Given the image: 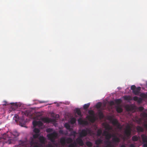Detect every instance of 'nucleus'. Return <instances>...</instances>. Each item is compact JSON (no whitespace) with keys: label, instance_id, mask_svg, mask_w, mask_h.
Listing matches in <instances>:
<instances>
[{"label":"nucleus","instance_id":"f257e3e1","mask_svg":"<svg viewBox=\"0 0 147 147\" xmlns=\"http://www.w3.org/2000/svg\"><path fill=\"white\" fill-rule=\"evenodd\" d=\"M120 142V139L117 136H115L112 138V142L110 141L105 142V143L107 146L105 147H114L118 145Z\"/></svg>","mask_w":147,"mask_h":147},{"label":"nucleus","instance_id":"f03ea898","mask_svg":"<svg viewBox=\"0 0 147 147\" xmlns=\"http://www.w3.org/2000/svg\"><path fill=\"white\" fill-rule=\"evenodd\" d=\"M90 115L86 116V118L90 122L94 123L96 120L94 112L92 110H89L88 112Z\"/></svg>","mask_w":147,"mask_h":147},{"label":"nucleus","instance_id":"7ed1b4c3","mask_svg":"<svg viewBox=\"0 0 147 147\" xmlns=\"http://www.w3.org/2000/svg\"><path fill=\"white\" fill-rule=\"evenodd\" d=\"M58 136L57 133L55 131L52 133L48 134L47 137L51 142H54L55 139Z\"/></svg>","mask_w":147,"mask_h":147},{"label":"nucleus","instance_id":"20e7f679","mask_svg":"<svg viewBox=\"0 0 147 147\" xmlns=\"http://www.w3.org/2000/svg\"><path fill=\"white\" fill-rule=\"evenodd\" d=\"M131 129L130 126L129 125H127L124 131V133L126 136L129 138L130 137L131 133Z\"/></svg>","mask_w":147,"mask_h":147},{"label":"nucleus","instance_id":"39448f33","mask_svg":"<svg viewBox=\"0 0 147 147\" xmlns=\"http://www.w3.org/2000/svg\"><path fill=\"white\" fill-rule=\"evenodd\" d=\"M40 119L44 123H49L55 121V119H51L47 117H41L40 118Z\"/></svg>","mask_w":147,"mask_h":147},{"label":"nucleus","instance_id":"423d86ee","mask_svg":"<svg viewBox=\"0 0 147 147\" xmlns=\"http://www.w3.org/2000/svg\"><path fill=\"white\" fill-rule=\"evenodd\" d=\"M143 144V147H147V136L143 134L141 136Z\"/></svg>","mask_w":147,"mask_h":147},{"label":"nucleus","instance_id":"0eeeda50","mask_svg":"<svg viewBox=\"0 0 147 147\" xmlns=\"http://www.w3.org/2000/svg\"><path fill=\"white\" fill-rule=\"evenodd\" d=\"M30 144L33 147H41V145L39 144L37 141L34 140V139H31Z\"/></svg>","mask_w":147,"mask_h":147},{"label":"nucleus","instance_id":"6e6552de","mask_svg":"<svg viewBox=\"0 0 147 147\" xmlns=\"http://www.w3.org/2000/svg\"><path fill=\"white\" fill-rule=\"evenodd\" d=\"M78 123L81 125H87L88 124V122L86 120H83L80 118L78 120Z\"/></svg>","mask_w":147,"mask_h":147},{"label":"nucleus","instance_id":"1a4fd4ad","mask_svg":"<svg viewBox=\"0 0 147 147\" xmlns=\"http://www.w3.org/2000/svg\"><path fill=\"white\" fill-rule=\"evenodd\" d=\"M82 137L79 136L76 140L77 143L81 146H82L84 145V142L82 140Z\"/></svg>","mask_w":147,"mask_h":147},{"label":"nucleus","instance_id":"9d476101","mask_svg":"<svg viewBox=\"0 0 147 147\" xmlns=\"http://www.w3.org/2000/svg\"><path fill=\"white\" fill-rule=\"evenodd\" d=\"M87 135V131L85 129H83L79 133V136L80 137L83 138L86 136Z\"/></svg>","mask_w":147,"mask_h":147},{"label":"nucleus","instance_id":"9b49d317","mask_svg":"<svg viewBox=\"0 0 147 147\" xmlns=\"http://www.w3.org/2000/svg\"><path fill=\"white\" fill-rule=\"evenodd\" d=\"M32 124L34 127H36V126H41L43 125L42 123L40 121H33Z\"/></svg>","mask_w":147,"mask_h":147},{"label":"nucleus","instance_id":"f8f14e48","mask_svg":"<svg viewBox=\"0 0 147 147\" xmlns=\"http://www.w3.org/2000/svg\"><path fill=\"white\" fill-rule=\"evenodd\" d=\"M141 88L140 87H138L134 91H132L133 93L136 95H138L140 93V91Z\"/></svg>","mask_w":147,"mask_h":147},{"label":"nucleus","instance_id":"ddd939ff","mask_svg":"<svg viewBox=\"0 0 147 147\" xmlns=\"http://www.w3.org/2000/svg\"><path fill=\"white\" fill-rule=\"evenodd\" d=\"M112 123L113 125H117L118 128L120 129L121 128V127H120V125L118 123L117 119H113L112 121Z\"/></svg>","mask_w":147,"mask_h":147},{"label":"nucleus","instance_id":"4468645a","mask_svg":"<svg viewBox=\"0 0 147 147\" xmlns=\"http://www.w3.org/2000/svg\"><path fill=\"white\" fill-rule=\"evenodd\" d=\"M39 139L40 143L42 144H45V138L43 136H40L39 137Z\"/></svg>","mask_w":147,"mask_h":147},{"label":"nucleus","instance_id":"2eb2a0df","mask_svg":"<svg viewBox=\"0 0 147 147\" xmlns=\"http://www.w3.org/2000/svg\"><path fill=\"white\" fill-rule=\"evenodd\" d=\"M102 140L100 139H98L95 141V144L97 146H99L100 144H102Z\"/></svg>","mask_w":147,"mask_h":147},{"label":"nucleus","instance_id":"dca6fc26","mask_svg":"<svg viewBox=\"0 0 147 147\" xmlns=\"http://www.w3.org/2000/svg\"><path fill=\"white\" fill-rule=\"evenodd\" d=\"M123 99L126 100H132V97L130 96H125L123 97Z\"/></svg>","mask_w":147,"mask_h":147},{"label":"nucleus","instance_id":"f3484780","mask_svg":"<svg viewBox=\"0 0 147 147\" xmlns=\"http://www.w3.org/2000/svg\"><path fill=\"white\" fill-rule=\"evenodd\" d=\"M115 136H113L111 134L109 133V134H107V135H106V139L108 140L107 141H109V140L110 139V138H111L112 137H113V138H114Z\"/></svg>","mask_w":147,"mask_h":147},{"label":"nucleus","instance_id":"a211bd4d","mask_svg":"<svg viewBox=\"0 0 147 147\" xmlns=\"http://www.w3.org/2000/svg\"><path fill=\"white\" fill-rule=\"evenodd\" d=\"M64 126L69 131H71L72 129V128H71L70 125L68 123H65L64 124Z\"/></svg>","mask_w":147,"mask_h":147},{"label":"nucleus","instance_id":"6ab92c4d","mask_svg":"<svg viewBox=\"0 0 147 147\" xmlns=\"http://www.w3.org/2000/svg\"><path fill=\"white\" fill-rule=\"evenodd\" d=\"M60 142L63 145H65L66 143V139L65 137L61 138L60 139Z\"/></svg>","mask_w":147,"mask_h":147},{"label":"nucleus","instance_id":"aec40b11","mask_svg":"<svg viewBox=\"0 0 147 147\" xmlns=\"http://www.w3.org/2000/svg\"><path fill=\"white\" fill-rule=\"evenodd\" d=\"M73 142L72 139L70 138H67V139H66V142L67 144H71Z\"/></svg>","mask_w":147,"mask_h":147},{"label":"nucleus","instance_id":"412c9836","mask_svg":"<svg viewBox=\"0 0 147 147\" xmlns=\"http://www.w3.org/2000/svg\"><path fill=\"white\" fill-rule=\"evenodd\" d=\"M76 113H77L78 115L79 116L81 117L82 116L81 115V112L80 109L78 108L76 109Z\"/></svg>","mask_w":147,"mask_h":147},{"label":"nucleus","instance_id":"4be33fe9","mask_svg":"<svg viewBox=\"0 0 147 147\" xmlns=\"http://www.w3.org/2000/svg\"><path fill=\"white\" fill-rule=\"evenodd\" d=\"M116 110L117 111L118 113H121L123 111L122 108L119 106H117L116 107Z\"/></svg>","mask_w":147,"mask_h":147},{"label":"nucleus","instance_id":"5701e85b","mask_svg":"<svg viewBox=\"0 0 147 147\" xmlns=\"http://www.w3.org/2000/svg\"><path fill=\"white\" fill-rule=\"evenodd\" d=\"M98 115L100 119L103 118L104 117L103 113L101 111L99 112L98 113Z\"/></svg>","mask_w":147,"mask_h":147},{"label":"nucleus","instance_id":"b1692460","mask_svg":"<svg viewBox=\"0 0 147 147\" xmlns=\"http://www.w3.org/2000/svg\"><path fill=\"white\" fill-rule=\"evenodd\" d=\"M77 146V143L75 142L70 144L68 146V147H76Z\"/></svg>","mask_w":147,"mask_h":147},{"label":"nucleus","instance_id":"393cba45","mask_svg":"<svg viewBox=\"0 0 147 147\" xmlns=\"http://www.w3.org/2000/svg\"><path fill=\"white\" fill-rule=\"evenodd\" d=\"M138 139V138L136 136H134L132 137V140L133 141H137Z\"/></svg>","mask_w":147,"mask_h":147},{"label":"nucleus","instance_id":"a878e982","mask_svg":"<svg viewBox=\"0 0 147 147\" xmlns=\"http://www.w3.org/2000/svg\"><path fill=\"white\" fill-rule=\"evenodd\" d=\"M76 121V119L75 118L73 117L70 120V122L71 124H74Z\"/></svg>","mask_w":147,"mask_h":147},{"label":"nucleus","instance_id":"bb28decb","mask_svg":"<svg viewBox=\"0 0 147 147\" xmlns=\"http://www.w3.org/2000/svg\"><path fill=\"white\" fill-rule=\"evenodd\" d=\"M90 103H88L87 104H85L83 106V108L84 109H87L90 105Z\"/></svg>","mask_w":147,"mask_h":147},{"label":"nucleus","instance_id":"cd10ccee","mask_svg":"<svg viewBox=\"0 0 147 147\" xmlns=\"http://www.w3.org/2000/svg\"><path fill=\"white\" fill-rule=\"evenodd\" d=\"M126 110L127 111H131L133 109V108L131 106L127 105L126 106Z\"/></svg>","mask_w":147,"mask_h":147},{"label":"nucleus","instance_id":"c85d7f7f","mask_svg":"<svg viewBox=\"0 0 147 147\" xmlns=\"http://www.w3.org/2000/svg\"><path fill=\"white\" fill-rule=\"evenodd\" d=\"M115 102L116 104L119 105L121 103V99H116L115 100Z\"/></svg>","mask_w":147,"mask_h":147},{"label":"nucleus","instance_id":"c756f323","mask_svg":"<svg viewBox=\"0 0 147 147\" xmlns=\"http://www.w3.org/2000/svg\"><path fill=\"white\" fill-rule=\"evenodd\" d=\"M86 144V145L89 147H91L92 146V143L90 141L87 142Z\"/></svg>","mask_w":147,"mask_h":147},{"label":"nucleus","instance_id":"7c9ffc66","mask_svg":"<svg viewBox=\"0 0 147 147\" xmlns=\"http://www.w3.org/2000/svg\"><path fill=\"white\" fill-rule=\"evenodd\" d=\"M140 96L142 98H146L147 97V94H146L144 93H142L140 94Z\"/></svg>","mask_w":147,"mask_h":147},{"label":"nucleus","instance_id":"2f4dec72","mask_svg":"<svg viewBox=\"0 0 147 147\" xmlns=\"http://www.w3.org/2000/svg\"><path fill=\"white\" fill-rule=\"evenodd\" d=\"M77 134L76 131H71V132L70 136H73L74 137L76 136V135Z\"/></svg>","mask_w":147,"mask_h":147},{"label":"nucleus","instance_id":"473e14b6","mask_svg":"<svg viewBox=\"0 0 147 147\" xmlns=\"http://www.w3.org/2000/svg\"><path fill=\"white\" fill-rule=\"evenodd\" d=\"M33 131L35 133L38 134H39L40 132V130L38 129L37 128H35L34 129Z\"/></svg>","mask_w":147,"mask_h":147},{"label":"nucleus","instance_id":"72a5a7b5","mask_svg":"<svg viewBox=\"0 0 147 147\" xmlns=\"http://www.w3.org/2000/svg\"><path fill=\"white\" fill-rule=\"evenodd\" d=\"M102 133V130L100 129H99L97 131V136H100Z\"/></svg>","mask_w":147,"mask_h":147},{"label":"nucleus","instance_id":"f704fd0d","mask_svg":"<svg viewBox=\"0 0 147 147\" xmlns=\"http://www.w3.org/2000/svg\"><path fill=\"white\" fill-rule=\"evenodd\" d=\"M137 129L138 131L142 132L143 131V128L140 126H138L137 128Z\"/></svg>","mask_w":147,"mask_h":147},{"label":"nucleus","instance_id":"c9c22d12","mask_svg":"<svg viewBox=\"0 0 147 147\" xmlns=\"http://www.w3.org/2000/svg\"><path fill=\"white\" fill-rule=\"evenodd\" d=\"M141 115L144 118L147 117V113L144 112L141 113Z\"/></svg>","mask_w":147,"mask_h":147},{"label":"nucleus","instance_id":"e433bc0d","mask_svg":"<svg viewBox=\"0 0 147 147\" xmlns=\"http://www.w3.org/2000/svg\"><path fill=\"white\" fill-rule=\"evenodd\" d=\"M39 136V134H36V133L35 134L33 135V139H34V141H35L34 139H36V138H38V136Z\"/></svg>","mask_w":147,"mask_h":147},{"label":"nucleus","instance_id":"4c0bfd02","mask_svg":"<svg viewBox=\"0 0 147 147\" xmlns=\"http://www.w3.org/2000/svg\"><path fill=\"white\" fill-rule=\"evenodd\" d=\"M53 131V129L52 128H49L47 129L46 130L47 132L48 133L51 132Z\"/></svg>","mask_w":147,"mask_h":147},{"label":"nucleus","instance_id":"58836bf2","mask_svg":"<svg viewBox=\"0 0 147 147\" xmlns=\"http://www.w3.org/2000/svg\"><path fill=\"white\" fill-rule=\"evenodd\" d=\"M102 104L101 102H98L96 105V107L97 108H100Z\"/></svg>","mask_w":147,"mask_h":147},{"label":"nucleus","instance_id":"ea45409f","mask_svg":"<svg viewBox=\"0 0 147 147\" xmlns=\"http://www.w3.org/2000/svg\"><path fill=\"white\" fill-rule=\"evenodd\" d=\"M86 129L87 131V132L88 134H90L91 133V130L90 129L88 128H86Z\"/></svg>","mask_w":147,"mask_h":147},{"label":"nucleus","instance_id":"a19ab883","mask_svg":"<svg viewBox=\"0 0 147 147\" xmlns=\"http://www.w3.org/2000/svg\"><path fill=\"white\" fill-rule=\"evenodd\" d=\"M12 135L15 137L19 135L18 133L16 131L13 132Z\"/></svg>","mask_w":147,"mask_h":147},{"label":"nucleus","instance_id":"79ce46f5","mask_svg":"<svg viewBox=\"0 0 147 147\" xmlns=\"http://www.w3.org/2000/svg\"><path fill=\"white\" fill-rule=\"evenodd\" d=\"M136 86L134 85H133L131 86V89L132 90V91H134L136 88Z\"/></svg>","mask_w":147,"mask_h":147},{"label":"nucleus","instance_id":"37998d69","mask_svg":"<svg viewBox=\"0 0 147 147\" xmlns=\"http://www.w3.org/2000/svg\"><path fill=\"white\" fill-rule=\"evenodd\" d=\"M142 99L141 98H138V100H137V102L138 103H142Z\"/></svg>","mask_w":147,"mask_h":147},{"label":"nucleus","instance_id":"c03bdc74","mask_svg":"<svg viewBox=\"0 0 147 147\" xmlns=\"http://www.w3.org/2000/svg\"><path fill=\"white\" fill-rule=\"evenodd\" d=\"M138 109L140 111H142L144 110V108L142 107H140L138 108Z\"/></svg>","mask_w":147,"mask_h":147},{"label":"nucleus","instance_id":"a18cd8bd","mask_svg":"<svg viewBox=\"0 0 147 147\" xmlns=\"http://www.w3.org/2000/svg\"><path fill=\"white\" fill-rule=\"evenodd\" d=\"M138 97L137 96H135L133 97V100L135 101H137L138 100Z\"/></svg>","mask_w":147,"mask_h":147},{"label":"nucleus","instance_id":"49530a36","mask_svg":"<svg viewBox=\"0 0 147 147\" xmlns=\"http://www.w3.org/2000/svg\"><path fill=\"white\" fill-rule=\"evenodd\" d=\"M59 133L61 134H64V133H63V131L62 130H60L59 131Z\"/></svg>","mask_w":147,"mask_h":147},{"label":"nucleus","instance_id":"de8ad7c7","mask_svg":"<svg viewBox=\"0 0 147 147\" xmlns=\"http://www.w3.org/2000/svg\"><path fill=\"white\" fill-rule=\"evenodd\" d=\"M107 134H109V133L107 131H105L103 132V135L106 136V135H107Z\"/></svg>","mask_w":147,"mask_h":147},{"label":"nucleus","instance_id":"09e8293b","mask_svg":"<svg viewBox=\"0 0 147 147\" xmlns=\"http://www.w3.org/2000/svg\"><path fill=\"white\" fill-rule=\"evenodd\" d=\"M47 147H55L51 144H48Z\"/></svg>","mask_w":147,"mask_h":147},{"label":"nucleus","instance_id":"8fccbe9b","mask_svg":"<svg viewBox=\"0 0 147 147\" xmlns=\"http://www.w3.org/2000/svg\"><path fill=\"white\" fill-rule=\"evenodd\" d=\"M129 147H136V146L134 144H130Z\"/></svg>","mask_w":147,"mask_h":147},{"label":"nucleus","instance_id":"3c124183","mask_svg":"<svg viewBox=\"0 0 147 147\" xmlns=\"http://www.w3.org/2000/svg\"><path fill=\"white\" fill-rule=\"evenodd\" d=\"M5 136H6L5 137V138H4V137L3 136V138L4 139H6V138L7 137H9V136H8V135H7L6 134H5Z\"/></svg>","mask_w":147,"mask_h":147},{"label":"nucleus","instance_id":"603ef678","mask_svg":"<svg viewBox=\"0 0 147 147\" xmlns=\"http://www.w3.org/2000/svg\"><path fill=\"white\" fill-rule=\"evenodd\" d=\"M120 147H126L125 145L122 144Z\"/></svg>","mask_w":147,"mask_h":147},{"label":"nucleus","instance_id":"864d4df0","mask_svg":"<svg viewBox=\"0 0 147 147\" xmlns=\"http://www.w3.org/2000/svg\"><path fill=\"white\" fill-rule=\"evenodd\" d=\"M111 104L112 105H113L114 104V102L113 101H112L111 102Z\"/></svg>","mask_w":147,"mask_h":147},{"label":"nucleus","instance_id":"5fc2aeb1","mask_svg":"<svg viewBox=\"0 0 147 147\" xmlns=\"http://www.w3.org/2000/svg\"><path fill=\"white\" fill-rule=\"evenodd\" d=\"M15 117L16 118H19V116L18 115H16V116H15Z\"/></svg>","mask_w":147,"mask_h":147},{"label":"nucleus","instance_id":"6e6d98bb","mask_svg":"<svg viewBox=\"0 0 147 147\" xmlns=\"http://www.w3.org/2000/svg\"><path fill=\"white\" fill-rule=\"evenodd\" d=\"M5 104H4L3 105H6V103H7V102L6 101H5Z\"/></svg>","mask_w":147,"mask_h":147},{"label":"nucleus","instance_id":"4d7b16f0","mask_svg":"<svg viewBox=\"0 0 147 147\" xmlns=\"http://www.w3.org/2000/svg\"><path fill=\"white\" fill-rule=\"evenodd\" d=\"M94 147H100L99 146H96Z\"/></svg>","mask_w":147,"mask_h":147},{"label":"nucleus","instance_id":"13d9d810","mask_svg":"<svg viewBox=\"0 0 147 147\" xmlns=\"http://www.w3.org/2000/svg\"><path fill=\"white\" fill-rule=\"evenodd\" d=\"M145 126L147 127V124H146Z\"/></svg>","mask_w":147,"mask_h":147},{"label":"nucleus","instance_id":"bf43d9fd","mask_svg":"<svg viewBox=\"0 0 147 147\" xmlns=\"http://www.w3.org/2000/svg\"><path fill=\"white\" fill-rule=\"evenodd\" d=\"M22 145L24 146V144L23 143V145Z\"/></svg>","mask_w":147,"mask_h":147},{"label":"nucleus","instance_id":"052dcab7","mask_svg":"<svg viewBox=\"0 0 147 147\" xmlns=\"http://www.w3.org/2000/svg\"><path fill=\"white\" fill-rule=\"evenodd\" d=\"M65 134V135H66L67 134Z\"/></svg>","mask_w":147,"mask_h":147},{"label":"nucleus","instance_id":"680f3d73","mask_svg":"<svg viewBox=\"0 0 147 147\" xmlns=\"http://www.w3.org/2000/svg\"><path fill=\"white\" fill-rule=\"evenodd\" d=\"M24 114H26V113H24Z\"/></svg>","mask_w":147,"mask_h":147}]
</instances>
